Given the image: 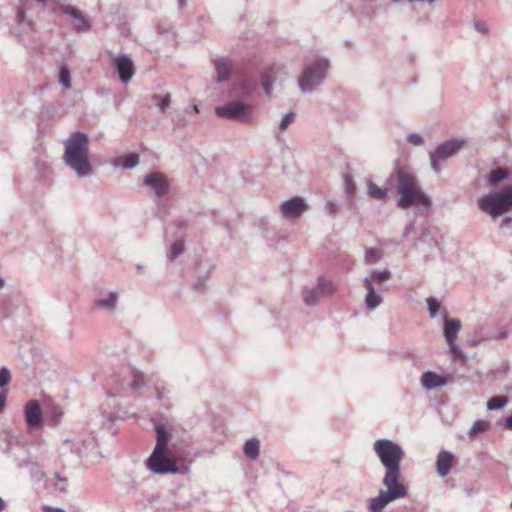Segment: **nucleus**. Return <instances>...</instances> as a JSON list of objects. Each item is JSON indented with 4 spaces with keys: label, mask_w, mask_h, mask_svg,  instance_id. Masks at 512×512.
Returning a JSON list of instances; mask_svg holds the SVG:
<instances>
[{
    "label": "nucleus",
    "mask_w": 512,
    "mask_h": 512,
    "mask_svg": "<svg viewBox=\"0 0 512 512\" xmlns=\"http://www.w3.org/2000/svg\"><path fill=\"white\" fill-rule=\"evenodd\" d=\"M397 195V206L401 209L418 206L429 210L432 207L431 198L420 189L416 177L407 172H397Z\"/></svg>",
    "instance_id": "2"
},
{
    "label": "nucleus",
    "mask_w": 512,
    "mask_h": 512,
    "mask_svg": "<svg viewBox=\"0 0 512 512\" xmlns=\"http://www.w3.org/2000/svg\"><path fill=\"white\" fill-rule=\"evenodd\" d=\"M446 378L432 371H426L421 376V384L427 390L436 389L446 384Z\"/></svg>",
    "instance_id": "21"
},
{
    "label": "nucleus",
    "mask_w": 512,
    "mask_h": 512,
    "mask_svg": "<svg viewBox=\"0 0 512 512\" xmlns=\"http://www.w3.org/2000/svg\"><path fill=\"white\" fill-rule=\"evenodd\" d=\"M506 426L512 430V414L506 419Z\"/></svg>",
    "instance_id": "56"
},
{
    "label": "nucleus",
    "mask_w": 512,
    "mask_h": 512,
    "mask_svg": "<svg viewBox=\"0 0 512 512\" xmlns=\"http://www.w3.org/2000/svg\"><path fill=\"white\" fill-rule=\"evenodd\" d=\"M218 117L237 121L243 124H250L254 119V107L243 101H230L215 108Z\"/></svg>",
    "instance_id": "8"
},
{
    "label": "nucleus",
    "mask_w": 512,
    "mask_h": 512,
    "mask_svg": "<svg viewBox=\"0 0 512 512\" xmlns=\"http://www.w3.org/2000/svg\"><path fill=\"white\" fill-rule=\"evenodd\" d=\"M7 399V390L3 389L0 393V412L4 409Z\"/></svg>",
    "instance_id": "47"
},
{
    "label": "nucleus",
    "mask_w": 512,
    "mask_h": 512,
    "mask_svg": "<svg viewBox=\"0 0 512 512\" xmlns=\"http://www.w3.org/2000/svg\"><path fill=\"white\" fill-rule=\"evenodd\" d=\"M450 351L458 357L462 356L461 349L455 344V341H452V343H448Z\"/></svg>",
    "instance_id": "46"
},
{
    "label": "nucleus",
    "mask_w": 512,
    "mask_h": 512,
    "mask_svg": "<svg viewBox=\"0 0 512 512\" xmlns=\"http://www.w3.org/2000/svg\"><path fill=\"white\" fill-rule=\"evenodd\" d=\"M177 2H178V7L180 9H183L186 5V0H177Z\"/></svg>",
    "instance_id": "58"
},
{
    "label": "nucleus",
    "mask_w": 512,
    "mask_h": 512,
    "mask_svg": "<svg viewBox=\"0 0 512 512\" xmlns=\"http://www.w3.org/2000/svg\"><path fill=\"white\" fill-rule=\"evenodd\" d=\"M345 192L349 198H352L356 192V185L352 178H345Z\"/></svg>",
    "instance_id": "42"
},
{
    "label": "nucleus",
    "mask_w": 512,
    "mask_h": 512,
    "mask_svg": "<svg viewBox=\"0 0 512 512\" xmlns=\"http://www.w3.org/2000/svg\"><path fill=\"white\" fill-rule=\"evenodd\" d=\"M43 512H65L62 508L44 506Z\"/></svg>",
    "instance_id": "53"
},
{
    "label": "nucleus",
    "mask_w": 512,
    "mask_h": 512,
    "mask_svg": "<svg viewBox=\"0 0 512 512\" xmlns=\"http://www.w3.org/2000/svg\"><path fill=\"white\" fill-rule=\"evenodd\" d=\"M340 5H341V9L343 11H345V12H348V11L352 10L351 5L348 2L344 1V0L340 1Z\"/></svg>",
    "instance_id": "54"
},
{
    "label": "nucleus",
    "mask_w": 512,
    "mask_h": 512,
    "mask_svg": "<svg viewBox=\"0 0 512 512\" xmlns=\"http://www.w3.org/2000/svg\"><path fill=\"white\" fill-rule=\"evenodd\" d=\"M392 274L389 270L382 271L371 269L363 281H368L370 286L382 287L383 282L389 280Z\"/></svg>",
    "instance_id": "24"
},
{
    "label": "nucleus",
    "mask_w": 512,
    "mask_h": 512,
    "mask_svg": "<svg viewBox=\"0 0 512 512\" xmlns=\"http://www.w3.org/2000/svg\"><path fill=\"white\" fill-rule=\"evenodd\" d=\"M55 478H56L58 481H65V480H66V478L61 477V475H60L59 473H56V474H55Z\"/></svg>",
    "instance_id": "60"
},
{
    "label": "nucleus",
    "mask_w": 512,
    "mask_h": 512,
    "mask_svg": "<svg viewBox=\"0 0 512 512\" xmlns=\"http://www.w3.org/2000/svg\"><path fill=\"white\" fill-rule=\"evenodd\" d=\"M474 27H475V29H476L478 32H481V33H486V32H487V27H486L483 23L476 22V23L474 24Z\"/></svg>",
    "instance_id": "52"
},
{
    "label": "nucleus",
    "mask_w": 512,
    "mask_h": 512,
    "mask_svg": "<svg viewBox=\"0 0 512 512\" xmlns=\"http://www.w3.org/2000/svg\"><path fill=\"white\" fill-rule=\"evenodd\" d=\"M437 0H407L408 4L420 3L427 5L430 8H433L436 4Z\"/></svg>",
    "instance_id": "45"
},
{
    "label": "nucleus",
    "mask_w": 512,
    "mask_h": 512,
    "mask_svg": "<svg viewBox=\"0 0 512 512\" xmlns=\"http://www.w3.org/2000/svg\"><path fill=\"white\" fill-rule=\"evenodd\" d=\"M11 381V374L7 367L0 368V388H5Z\"/></svg>",
    "instance_id": "40"
},
{
    "label": "nucleus",
    "mask_w": 512,
    "mask_h": 512,
    "mask_svg": "<svg viewBox=\"0 0 512 512\" xmlns=\"http://www.w3.org/2000/svg\"><path fill=\"white\" fill-rule=\"evenodd\" d=\"M244 455L251 460H255L260 454V441L258 438H250L246 440L243 446Z\"/></svg>",
    "instance_id": "25"
},
{
    "label": "nucleus",
    "mask_w": 512,
    "mask_h": 512,
    "mask_svg": "<svg viewBox=\"0 0 512 512\" xmlns=\"http://www.w3.org/2000/svg\"><path fill=\"white\" fill-rule=\"evenodd\" d=\"M118 300L119 294L115 291H110L101 294L100 297L93 302V307L101 311L113 313L117 308Z\"/></svg>",
    "instance_id": "17"
},
{
    "label": "nucleus",
    "mask_w": 512,
    "mask_h": 512,
    "mask_svg": "<svg viewBox=\"0 0 512 512\" xmlns=\"http://www.w3.org/2000/svg\"><path fill=\"white\" fill-rule=\"evenodd\" d=\"M418 243H424V244H427L429 246H434L436 245V239L434 238V236L432 235L430 229L426 226H423L420 228V234L419 236L415 239L413 245L414 246H417Z\"/></svg>",
    "instance_id": "28"
},
{
    "label": "nucleus",
    "mask_w": 512,
    "mask_h": 512,
    "mask_svg": "<svg viewBox=\"0 0 512 512\" xmlns=\"http://www.w3.org/2000/svg\"><path fill=\"white\" fill-rule=\"evenodd\" d=\"M508 177H509V174L505 170L499 168V169L492 171L489 174V176L487 178V182L489 185H495L501 181L508 179Z\"/></svg>",
    "instance_id": "30"
},
{
    "label": "nucleus",
    "mask_w": 512,
    "mask_h": 512,
    "mask_svg": "<svg viewBox=\"0 0 512 512\" xmlns=\"http://www.w3.org/2000/svg\"><path fill=\"white\" fill-rule=\"evenodd\" d=\"M382 482L387 490L380 491L377 497L370 500L369 509L371 512H381L387 504L397 499L404 498L408 494L407 486L401 482H387L385 479H383Z\"/></svg>",
    "instance_id": "9"
},
{
    "label": "nucleus",
    "mask_w": 512,
    "mask_h": 512,
    "mask_svg": "<svg viewBox=\"0 0 512 512\" xmlns=\"http://www.w3.org/2000/svg\"><path fill=\"white\" fill-rule=\"evenodd\" d=\"M193 288L198 292H204L207 288V276H200L193 283Z\"/></svg>",
    "instance_id": "41"
},
{
    "label": "nucleus",
    "mask_w": 512,
    "mask_h": 512,
    "mask_svg": "<svg viewBox=\"0 0 512 512\" xmlns=\"http://www.w3.org/2000/svg\"><path fill=\"white\" fill-rule=\"evenodd\" d=\"M33 29V22L26 17L23 8H17L14 24L11 26L10 31L17 37L29 34Z\"/></svg>",
    "instance_id": "16"
},
{
    "label": "nucleus",
    "mask_w": 512,
    "mask_h": 512,
    "mask_svg": "<svg viewBox=\"0 0 512 512\" xmlns=\"http://www.w3.org/2000/svg\"><path fill=\"white\" fill-rule=\"evenodd\" d=\"M309 205L303 197L293 196L279 205V211L286 220H295L300 218L309 210Z\"/></svg>",
    "instance_id": "11"
},
{
    "label": "nucleus",
    "mask_w": 512,
    "mask_h": 512,
    "mask_svg": "<svg viewBox=\"0 0 512 512\" xmlns=\"http://www.w3.org/2000/svg\"><path fill=\"white\" fill-rule=\"evenodd\" d=\"M190 112H191V113H195V114L199 113V109H198L197 105H193V106L190 108Z\"/></svg>",
    "instance_id": "59"
},
{
    "label": "nucleus",
    "mask_w": 512,
    "mask_h": 512,
    "mask_svg": "<svg viewBox=\"0 0 512 512\" xmlns=\"http://www.w3.org/2000/svg\"><path fill=\"white\" fill-rule=\"evenodd\" d=\"M363 286L367 290V294L364 300L365 305L368 310L373 311L383 303V298L380 295V292L383 291V288L370 286L368 281H363Z\"/></svg>",
    "instance_id": "18"
},
{
    "label": "nucleus",
    "mask_w": 512,
    "mask_h": 512,
    "mask_svg": "<svg viewBox=\"0 0 512 512\" xmlns=\"http://www.w3.org/2000/svg\"><path fill=\"white\" fill-rule=\"evenodd\" d=\"M146 385L145 375L138 369L127 367L113 379V386L107 392L109 397L122 396L129 391H138Z\"/></svg>",
    "instance_id": "6"
},
{
    "label": "nucleus",
    "mask_w": 512,
    "mask_h": 512,
    "mask_svg": "<svg viewBox=\"0 0 512 512\" xmlns=\"http://www.w3.org/2000/svg\"><path fill=\"white\" fill-rule=\"evenodd\" d=\"M250 86V83H249V80L248 79H242L240 81V89L242 90V92L244 94H247L248 93V88Z\"/></svg>",
    "instance_id": "49"
},
{
    "label": "nucleus",
    "mask_w": 512,
    "mask_h": 512,
    "mask_svg": "<svg viewBox=\"0 0 512 512\" xmlns=\"http://www.w3.org/2000/svg\"><path fill=\"white\" fill-rule=\"evenodd\" d=\"M454 462V455L446 450L439 452L436 460V469L440 476L445 477L449 474Z\"/></svg>",
    "instance_id": "20"
},
{
    "label": "nucleus",
    "mask_w": 512,
    "mask_h": 512,
    "mask_svg": "<svg viewBox=\"0 0 512 512\" xmlns=\"http://www.w3.org/2000/svg\"><path fill=\"white\" fill-rule=\"evenodd\" d=\"M394 4H398L400 2H402L403 0H391Z\"/></svg>",
    "instance_id": "61"
},
{
    "label": "nucleus",
    "mask_w": 512,
    "mask_h": 512,
    "mask_svg": "<svg viewBox=\"0 0 512 512\" xmlns=\"http://www.w3.org/2000/svg\"><path fill=\"white\" fill-rule=\"evenodd\" d=\"M59 83L65 88H71V75L66 66H62L59 71Z\"/></svg>",
    "instance_id": "35"
},
{
    "label": "nucleus",
    "mask_w": 512,
    "mask_h": 512,
    "mask_svg": "<svg viewBox=\"0 0 512 512\" xmlns=\"http://www.w3.org/2000/svg\"><path fill=\"white\" fill-rule=\"evenodd\" d=\"M508 333L506 331H502L498 334L497 339H505L507 338Z\"/></svg>",
    "instance_id": "57"
},
{
    "label": "nucleus",
    "mask_w": 512,
    "mask_h": 512,
    "mask_svg": "<svg viewBox=\"0 0 512 512\" xmlns=\"http://www.w3.org/2000/svg\"><path fill=\"white\" fill-rule=\"evenodd\" d=\"M367 194L370 198L384 201L387 197L388 190L386 188H381L377 186L372 181L367 182Z\"/></svg>",
    "instance_id": "26"
},
{
    "label": "nucleus",
    "mask_w": 512,
    "mask_h": 512,
    "mask_svg": "<svg viewBox=\"0 0 512 512\" xmlns=\"http://www.w3.org/2000/svg\"><path fill=\"white\" fill-rule=\"evenodd\" d=\"M39 3L45 4L47 0H37Z\"/></svg>",
    "instance_id": "62"
},
{
    "label": "nucleus",
    "mask_w": 512,
    "mask_h": 512,
    "mask_svg": "<svg viewBox=\"0 0 512 512\" xmlns=\"http://www.w3.org/2000/svg\"><path fill=\"white\" fill-rule=\"evenodd\" d=\"M373 450L386 470L383 479L399 482L400 464L405 456L402 447L390 439L381 438L375 441Z\"/></svg>",
    "instance_id": "3"
},
{
    "label": "nucleus",
    "mask_w": 512,
    "mask_h": 512,
    "mask_svg": "<svg viewBox=\"0 0 512 512\" xmlns=\"http://www.w3.org/2000/svg\"><path fill=\"white\" fill-rule=\"evenodd\" d=\"M156 445L153 452L146 460L147 468L160 475L177 474L179 467L169 456L168 433L163 425L156 426Z\"/></svg>",
    "instance_id": "4"
},
{
    "label": "nucleus",
    "mask_w": 512,
    "mask_h": 512,
    "mask_svg": "<svg viewBox=\"0 0 512 512\" xmlns=\"http://www.w3.org/2000/svg\"><path fill=\"white\" fill-rule=\"evenodd\" d=\"M4 281L0 278V287L3 285Z\"/></svg>",
    "instance_id": "64"
},
{
    "label": "nucleus",
    "mask_w": 512,
    "mask_h": 512,
    "mask_svg": "<svg viewBox=\"0 0 512 512\" xmlns=\"http://www.w3.org/2000/svg\"><path fill=\"white\" fill-rule=\"evenodd\" d=\"M184 252V241L182 239L174 241L170 245L169 252L167 254V257L170 260H173L177 257H179Z\"/></svg>",
    "instance_id": "31"
},
{
    "label": "nucleus",
    "mask_w": 512,
    "mask_h": 512,
    "mask_svg": "<svg viewBox=\"0 0 512 512\" xmlns=\"http://www.w3.org/2000/svg\"><path fill=\"white\" fill-rule=\"evenodd\" d=\"M461 330V322L455 318H448L444 313V336L447 343L456 340L458 332Z\"/></svg>",
    "instance_id": "23"
},
{
    "label": "nucleus",
    "mask_w": 512,
    "mask_h": 512,
    "mask_svg": "<svg viewBox=\"0 0 512 512\" xmlns=\"http://www.w3.org/2000/svg\"><path fill=\"white\" fill-rule=\"evenodd\" d=\"M471 344H472V345H477V344H478V342H477L476 340H473V341L471 342Z\"/></svg>",
    "instance_id": "63"
},
{
    "label": "nucleus",
    "mask_w": 512,
    "mask_h": 512,
    "mask_svg": "<svg viewBox=\"0 0 512 512\" xmlns=\"http://www.w3.org/2000/svg\"><path fill=\"white\" fill-rule=\"evenodd\" d=\"M7 508L6 502L0 497V512H3Z\"/></svg>",
    "instance_id": "55"
},
{
    "label": "nucleus",
    "mask_w": 512,
    "mask_h": 512,
    "mask_svg": "<svg viewBox=\"0 0 512 512\" xmlns=\"http://www.w3.org/2000/svg\"><path fill=\"white\" fill-rule=\"evenodd\" d=\"M114 68L122 83L127 84L135 74V65L127 54H118L114 58Z\"/></svg>",
    "instance_id": "12"
},
{
    "label": "nucleus",
    "mask_w": 512,
    "mask_h": 512,
    "mask_svg": "<svg viewBox=\"0 0 512 512\" xmlns=\"http://www.w3.org/2000/svg\"><path fill=\"white\" fill-rule=\"evenodd\" d=\"M63 161L80 179L91 177L94 174L87 134L75 131L65 139Z\"/></svg>",
    "instance_id": "1"
},
{
    "label": "nucleus",
    "mask_w": 512,
    "mask_h": 512,
    "mask_svg": "<svg viewBox=\"0 0 512 512\" xmlns=\"http://www.w3.org/2000/svg\"><path fill=\"white\" fill-rule=\"evenodd\" d=\"M331 68L330 60L325 56H316L307 60L297 79L299 90L303 94L315 92L326 80Z\"/></svg>",
    "instance_id": "5"
},
{
    "label": "nucleus",
    "mask_w": 512,
    "mask_h": 512,
    "mask_svg": "<svg viewBox=\"0 0 512 512\" xmlns=\"http://www.w3.org/2000/svg\"><path fill=\"white\" fill-rule=\"evenodd\" d=\"M407 141L414 146H421L424 143L422 136L415 132L408 134Z\"/></svg>",
    "instance_id": "43"
},
{
    "label": "nucleus",
    "mask_w": 512,
    "mask_h": 512,
    "mask_svg": "<svg viewBox=\"0 0 512 512\" xmlns=\"http://www.w3.org/2000/svg\"><path fill=\"white\" fill-rule=\"evenodd\" d=\"M138 163H139L138 154L130 153L123 158L121 166L124 169H133L138 165Z\"/></svg>",
    "instance_id": "36"
},
{
    "label": "nucleus",
    "mask_w": 512,
    "mask_h": 512,
    "mask_svg": "<svg viewBox=\"0 0 512 512\" xmlns=\"http://www.w3.org/2000/svg\"><path fill=\"white\" fill-rule=\"evenodd\" d=\"M508 403V398L505 396H493L487 402L488 410H498L503 408Z\"/></svg>",
    "instance_id": "32"
},
{
    "label": "nucleus",
    "mask_w": 512,
    "mask_h": 512,
    "mask_svg": "<svg viewBox=\"0 0 512 512\" xmlns=\"http://www.w3.org/2000/svg\"><path fill=\"white\" fill-rule=\"evenodd\" d=\"M326 207L329 210L330 214H332L333 216L337 214V212H338V205L336 203L329 201L326 204Z\"/></svg>",
    "instance_id": "48"
},
{
    "label": "nucleus",
    "mask_w": 512,
    "mask_h": 512,
    "mask_svg": "<svg viewBox=\"0 0 512 512\" xmlns=\"http://www.w3.org/2000/svg\"><path fill=\"white\" fill-rule=\"evenodd\" d=\"M465 145V140L455 138L440 143L429 155L432 170L437 174L440 173L442 170L440 163L456 155Z\"/></svg>",
    "instance_id": "10"
},
{
    "label": "nucleus",
    "mask_w": 512,
    "mask_h": 512,
    "mask_svg": "<svg viewBox=\"0 0 512 512\" xmlns=\"http://www.w3.org/2000/svg\"><path fill=\"white\" fill-rule=\"evenodd\" d=\"M414 229V221L410 222L403 231V237H408Z\"/></svg>",
    "instance_id": "51"
},
{
    "label": "nucleus",
    "mask_w": 512,
    "mask_h": 512,
    "mask_svg": "<svg viewBox=\"0 0 512 512\" xmlns=\"http://www.w3.org/2000/svg\"><path fill=\"white\" fill-rule=\"evenodd\" d=\"M319 289L304 287L302 290L303 301L308 306H315L319 300Z\"/></svg>",
    "instance_id": "27"
},
{
    "label": "nucleus",
    "mask_w": 512,
    "mask_h": 512,
    "mask_svg": "<svg viewBox=\"0 0 512 512\" xmlns=\"http://www.w3.org/2000/svg\"><path fill=\"white\" fill-rule=\"evenodd\" d=\"M478 207L492 217L509 212L512 209V186L480 197Z\"/></svg>",
    "instance_id": "7"
},
{
    "label": "nucleus",
    "mask_w": 512,
    "mask_h": 512,
    "mask_svg": "<svg viewBox=\"0 0 512 512\" xmlns=\"http://www.w3.org/2000/svg\"><path fill=\"white\" fill-rule=\"evenodd\" d=\"M155 392H156V398L159 401H164V400L168 399V397L171 393V389L168 387V385L166 383L158 382L155 385Z\"/></svg>",
    "instance_id": "34"
},
{
    "label": "nucleus",
    "mask_w": 512,
    "mask_h": 512,
    "mask_svg": "<svg viewBox=\"0 0 512 512\" xmlns=\"http://www.w3.org/2000/svg\"><path fill=\"white\" fill-rule=\"evenodd\" d=\"M143 184L149 186L158 197L169 192L167 178L160 172H153L145 176Z\"/></svg>",
    "instance_id": "14"
},
{
    "label": "nucleus",
    "mask_w": 512,
    "mask_h": 512,
    "mask_svg": "<svg viewBox=\"0 0 512 512\" xmlns=\"http://www.w3.org/2000/svg\"><path fill=\"white\" fill-rule=\"evenodd\" d=\"M512 225V218L511 217H505L502 222H501V225H500V228L501 229H506V228H510Z\"/></svg>",
    "instance_id": "50"
},
{
    "label": "nucleus",
    "mask_w": 512,
    "mask_h": 512,
    "mask_svg": "<svg viewBox=\"0 0 512 512\" xmlns=\"http://www.w3.org/2000/svg\"><path fill=\"white\" fill-rule=\"evenodd\" d=\"M489 428V423L484 420H477L470 428L468 435L470 438H475L478 434L485 432Z\"/></svg>",
    "instance_id": "33"
},
{
    "label": "nucleus",
    "mask_w": 512,
    "mask_h": 512,
    "mask_svg": "<svg viewBox=\"0 0 512 512\" xmlns=\"http://www.w3.org/2000/svg\"><path fill=\"white\" fill-rule=\"evenodd\" d=\"M317 287L319 292L324 295H332L337 291V285L332 281L326 280L323 276L318 277Z\"/></svg>",
    "instance_id": "29"
},
{
    "label": "nucleus",
    "mask_w": 512,
    "mask_h": 512,
    "mask_svg": "<svg viewBox=\"0 0 512 512\" xmlns=\"http://www.w3.org/2000/svg\"><path fill=\"white\" fill-rule=\"evenodd\" d=\"M426 303H427V307H428V311H429V314L432 318H435L440 309H441V305L440 303L438 302V300L434 297H429L426 299Z\"/></svg>",
    "instance_id": "37"
},
{
    "label": "nucleus",
    "mask_w": 512,
    "mask_h": 512,
    "mask_svg": "<svg viewBox=\"0 0 512 512\" xmlns=\"http://www.w3.org/2000/svg\"><path fill=\"white\" fill-rule=\"evenodd\" d=\"M296 114L293 111H290L283 115V117L280 120L279 128L280 130L284 131L288 128L290 124H292L295 120Z\"/></svg>",
    "instance_id": "39"
},
{
    "label": "nucleus",
    "mask_w": 512,
    "mask_h": 512,
    "mask_svg": "<svg viewBox=\"0 0 512 512\" xmlns=\"http://www.w3.org/2000/svg\"><path fill=\"white\" fill-rule=\"evenodd\" d=\"M280 66L274 64L267 67L261 74V85L267 97H271L273 91V84L277 79L280 71Z\"/></svg>",
    "instance_id": "19"
},
{
    "label": "nucleus",
    "mask_w": 512,
    "mask_h": 512,
    "mask_svg": "<svg viewBox=\"0 0 512 512\" xmlns=\"http://www.w3.org/2000/svg\"><path fill=\"white\" fill-rule=\"evenodd\" d=\"M59 11L69 16L74 22V30L77 33L87 32L91 29L90 21L85 17L80 9L72 5H60Z\"/></svg>",
    "instance_id": "13"
},
{
    "label": "nucleus",
    "mask_w": 512,
    "mask_h": 512,
    "mask_svg": "<svg viewBox=\"0 0 512 512\" xmlns=\"http://www.w3.org/2000/svg\"><path fill=\"white\" fill-rule=\"evenodd\" d=\"M24 416L27 425L31 428H37L42 425V409L37 400H30L24 406Z\"/></svg>",
    "instance_id": "15"
},
{
    "label": "nucleus",
    "mask_w": 512,
    "mask_h": 512,
    "mask_svg": "<svg viewBox=\"0 0 512 512\" xmlns=\"http://www.w3.org/2000/svg\"><path fill=\"white\" fill-rule=\"evenodd\" d=\"M157 99H158L157 107L161 111H164L169 106V104L171 102L170 94H165L164 96L158 97Z\"/></svg>",
    "instance_id": "44"
},
{
    "label": "nucleus",
    "mask_w": 512,
    "mask_h": 512,
    "mask_svg": "<svg viewBox=\"0 0 512 512\" xmlns=\"http://www.w3.org/2000/svg\"><path fill=\"white\" fill-rule=\"evenodd\" d=\"M381 258V252L376 248H368L365 252V261L368 264H375Z\"/></svg>",
    "instance_id": "38"
},
{
    "label": "nucleus",
    "mask_w": 512,
    "mask_h": 512,
    "mask_svg": "<svg viewBox=\"0 0 512 512\" xmlns=\"http://www.w3.org/2000/svg\"><path fill=\"white\" fill-rule=\"evenodd\" d=\"M214 65L217 73L216 81L219 83L227 81L232 71L231 61L226 57H221L214 60Z\"/></svg>",
    "instance_id": "22"
}]
</instances>
